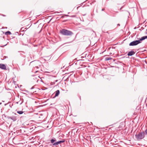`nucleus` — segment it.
<instances>
[{"label": "nucleus", "instance_id": "1", "mask_svg": "<svg viewBox=\"0 0 147 147\" xmlns=\"http://www.w3.org/2000/svg\"><path fill=\"white\" fill-rule=\"evenodd\" d=\"M147 38V36H143L139 40H136L131 42L129 44L130 46H134L137 45L141 43V41Z\"/></svg>", "mask_w": 147, "mask_h": 147}, {"label": "nucleus", "instance_id": "2", "mask_svg": "<svg viewBox=\"0 0 147 147\" xmlns=\"http://www.w3.org/2000/svg\"><path fill=\"white\" fill-rule=\"evenodd\" d=\"M60 32L62 35L65 36H71L73 34L71 31L64 29L60 30Z\"/></svg>", "mask_w": 147, "mask_h": 147}, {"label": "nucleus", "instance_id": "3", "mask_svg": "<svg viewBox=\"0 0 147 147\" xmlns=\"http://www.w3.org/2000/svg\"><path fill=\"white\" fill-rule=\"evenodd\" d=\"M136 137L138 140L142 139L144 137V132L139 133L135 135Z\"/></svg>", "mask_w": 147, "mask_h": 147}, {"label": "nucleus", "instance_id": "4", "mask_svg": "<svg viewBox=\"0 0 147 147\" xmlns=\"http://www.w3.org/2000/svg\"><path fill=\"white\" fill-rule=\"evenodd\" d=\"M65 142V140L64 139H63L62 140L58 141L54 143L53 144V146H56L57 145H58L59 144H60L61 143H63Z\"/></svg>", "mask_w": 147, "mask_h": 147}, {"label": "nucleus", "instance_id": "5", "mask_svg": "<svg viewBox=\"0 0 147 147\" xmlns=\"http://www.w3.org/2000/svg\"><path fill=\"white\" fill-rule=\"evenodd\" d=\"M0 68L4 70H6V67L5 65L3 64H0Z\"/></svg>", "mask_w": 147, "mask_h": 147}, {"label": "nucleus", "instance_id": "6", "mask_svg": "<svg viewBox=\"0 0 147 147\" xmlns=\"http://www.w3.org/2000/svg\"><path fill=\"white\" fill-rule=\"evenodd\" d=\"M135 53V52L134 51H131L129 52L128 54L127 55L128 56H132L134 55Z\"/></svg>", "mask_w": 147, "mask_h": 147}, {"label": "nucleus", "instance_id": "7", "mask_svg": "<svg viewBox=\"0 0 147 147\" xmlns=\"http://www.w3.org/2000/svg\"><path fill=\"white\" fill-rule=\"evenodd\" d=\"M55 97L59 95L60 93V91L59 90H57L55 92Z\"/></svg>", "mask_w": 147, "mask_h": 147}, {"label": "nucleus", "instance_id": "8", "mask_svg": "<svg viewBox=\"0 0 147 147\" xmlns=\"http://www.w3.org/2000/svg\"><path fill=\"white\" fill-rule=\"evenodd\" d=\"M11 119L13 121H15L17 120V117L15 116H13L11 117Z\"/></svg>", "mask_w": 147, "mask_h": 147}, {"label": "nucleus", "instance_id": "9", "mask_svg": "<svg viewBox=\"0 0 147 147\" xmlns=\"http://www.w3.org/2000/svg\"><path fill=\"white\" fill-rule=\"evenodd\" d=\"M11 34V33L9 31H8L5 32V34L6 35H10Z\"/></svg>", "mask_w": 147, "mask_h": 147}, {"label": "nucleus", "instance_id": "10", "mask_svg": "<svg viewBox=\"0 0 147 147\" xmlns=\"http://www.w3.org/2000/svg\"><path fill=\"white\" fill-rule=\"evenodd\" d=\"M56 141V139L55 138H54V139H52L51 140V143L52 144H53V143H54V142H55Z\"/></svg>", "mask_w": 147, "mask_h": 147}, {"label": "nucleus", "instance_id": "11", "mask_svg": "<svg viewBox=\"0 0 147 147\" xmlns=\"http://www.w3.org/2000/svg\"><path fill=\"white\" fill-rule=\"evenodd\" d=\"M17 113L20 114H22L23 113V112L22 111H18Z\"/></svg>", "mask_w": 147, "mask_h": 147}, {"label": "nucleus", "instance_id": "12", "mask_svg": "<svg viewBox=\"0 0 147 147\" xmlns=\"http://www.w3.org/2000/svg\"><path fill=\"white\" fill-rule=\"evenodd\" d=\"M111 57H106L105 58V60L108 61L111 60Z\"/></svg>", "mask_w": 147, "mask_h": 147}, {"label": "nucleus", "instance_id": "13", "mask_svg": "<svg viewBox=\"0 0 147 147\" xmlns=\"http://www.w3.org/2000/svg\"><path fill=\"white\" fill-rule=\"evenodd\" d=\"M145 133L147 135V129L145 130Z\"/></svg>", "mask_w": 147, "mask_h": 147}, {"label": "nucleus", "instance_id": "14", "mask_svg": "<svg viewBox=\"0 0 147 147\" xmlns=\"http://www.w3.org/2000/svg\"><path fill=\"white\" fill-rule=\"evenodd\" d=\"M7 118L8 119H11V117H10V116H8L7 117Z\"/></svg>", "mask_w": 147, "mask_h": 147}, {"label": "nucleus", "instance_id": "15", "mask_svg": "<svg viewBox=\"0 0 147 147\" xmlns=\"http://www.w3.org/2000/svg\"><path fill=\"white\" fill-rule=\"evenodd\" d=\"M105 10V8H103L102 9V11H104Z\"/></svg>", "mask_w": 147, "mask_h": 147}, {"label": "nucleus", "instance_id": "16", "mask_svg": "<svg viewBox=\"0 0 147 147\" xmlns=\"http://www.w3.org/2000/svg\"><path fill=\"white\" fill-rule=\"evenodd\" d=\"M35 67L37 69H38V66H36Z\"/></svg>", "mask_w": 147, "mask_h": 147}, {"label": "nucleus", "instance_id": "17", "mask_svg": "<svg viewBox=\"0 0 147 147\" xmlns=\"http://www.w3.org/2000/svg\"><path fill=\"white\" fill-rule=\"evenodd\" d=\"M7 45V44H6L5 45L3 46H6V45Z\"/></svg>", "mask_w": 147, "mask_h": 147}, {"label": "nucleus", "instance_id": "18", "mask_svg": "<svg viewBox=\"0 0 147 147\" xmlns=\"http://www.w3.org/2000/svg\"><path fill=\"white\" fill-rule=\"evenodd\" d=\"M33 88V87H32L31 88V89H32Z\"/></svg>", "mask_w": 147, "mask_h": 147}, {"label": "nucleus", "instance_id": "19", "mask_svg": "<svg viewBox=\"0 0 147 147\" xmlns=\"http://www.w3.org/2000/svg\"><path fill=\"white\" fill-rule=\"evenodd\" d=\"M38 72V71H36L35 73H36V72Z\"/></svg>", "mask_w": 147, "mask_h": 147}]
</instances>
